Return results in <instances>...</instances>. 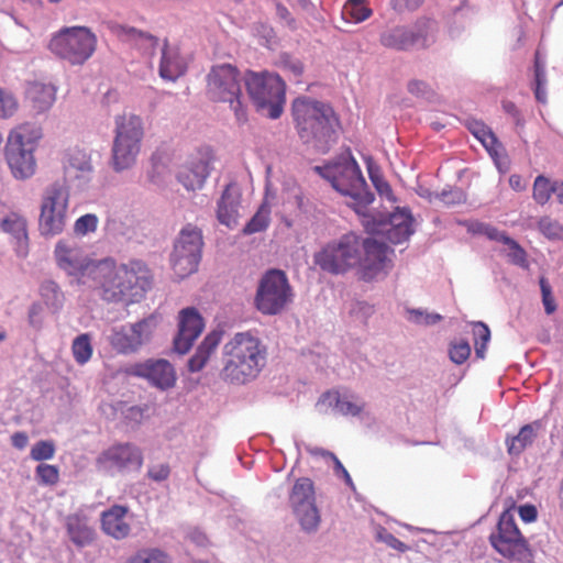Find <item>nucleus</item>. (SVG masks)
Listing matches in <instances>:
<instances>
[{
    "mask_svg": "<svg viewBox=\"0 0 563 563\" xmlns=\"http://www.w3.org/2000/svg\"><path fill=\"white\" fill-rule=\"evenodd\" d=\"M130 374L146 379L152 386L167 390L176 384V371L170 362L164 358H150L131 366Z\"/></svg>",
    "mask_w": 563,
    "mask_h": 563,
    "instance_id": "22",
    "label": "nucleus"
},
{
    "mask_svg": "<svg viewBox=\"0 0 563 563\" xmlns=\"http://www.w3.org/2000/svg\"><path fill=\"white\" fill-rule=\"evenodd\" d=\"M143 463L141 450L130 443L111 445L99 454L96 460L97 468L109 475L139 470Z\"/></svg>",
    "mask_w": 563,
    "mask_h": 563,
    "instance_id": "18",
    "label": "nucleus"
},
{
    "mask_svg": "<svg viewBox=\"0 0 563 563\" xmlns=\"http://www.w3.org/2000/svg\"><path fill=\"white\" fill-rule=\"evenodd\" d=\"M316 408L320 413L347 415L352 409V402L346 393L331 390L320 397Z\"/></svg>",
    "mask_w": 563,
    "mask_h": 563,
    "instance_id": "32",
    "label": "nucleus"
},
{
    "mask_svg": "<svg viewBox=\"0 0 563 563\" xmlns=\"http://www.w3.org/2000/svg\"><path fill=\"white\" fill-rule=\"evenodd\" d=\"M423 0H391V7L398 12L417 10Z\"/></svg>",
    "mask_w": 563,
    "mask_h": 563,
    "instance_id": "57",
    "label": "nucleus"
},
{
    "mask_svg": "<svg viewBox=\"0 0 563 563\" xmlns=\"http://www.w3.org/2000/svg\"><path fill=\"white\" fill-rule=\"evenodd\" d=\"M112 32L123 42L136 48L142 55L152 57L158 53V74L162 79L176 81L187 70V60L175 45L162 44L154 35L124 24H113Z\"/></svg>",
    "mask_w": 563,
    "mask_h": 563,
    "instance_id": "4",
    "label": "nucleus"
},
{
    "mask_svg": "<svg viewBox=\"0 0 563 563\" xmlns=\"http://www.w3.org/2000/svg\"><path fill=\"white\" fill-rule=\"evenodd\" d=\"M69 190L60 184L49 185L43 192L38 218V231L44 238L60 234L68 220Z\"/></svg>",
    "mask_w": 563,
    "mask_h": 563,
    "instance_id": "12",
    "label": "nucleus"
},
{
    "mask_svg": "<svg viewBox=\"0 0 563 563\" xmlns=\"http://www.w3.org/2000/svg\"><path fill=\"white\" fill-rule=\"evenodd\" d=\"M352 258V239L343 235L339 241L328 243L313 256L314 264L330 274H341L349 269Z\"/></svg>",
    "mask_w": 563,
    "mask_h": 563,
    "instance_id": "21",
    "label": "nucleus"
},
{
    "mask_svg": "<svg viewBox=\"0 0 563 563\" xmlns=\"http://www.w3.org/2000/svg\"><path fill=\"white\" fill-rule=\"evenodd\" d=\"M170 473L167 464H156L148 468V477L155 482H164L168 478Z\"/></svg>",
    "mask_w": 563,
    "mask_h": 563,
    "instance_id": "56",
    "label": "nucleus"
},
{
    "mask_svg": "<svg viewBox=\"0 0 563 563\" xmlns=\"http://www.w3.org/2000/svg\"><path fill=\"white\" fill-rule=\"evenodd\" d=\"M277 65L284 71L291 75L296 80L299 79L303 70L301 62L298 58L290 56L286 53L279 55L277 59Z\"/></svg>",
    "mask_w": 563,
    "mask_h": 563,
    "instance_id": "47",
    "label": "nucleus"
},
{
    "mask_svg": "<svg viewBox=\"0 0 563 563\" xmlns=\"http://www.w3.org/2000/svg\"><path fill=\"white\" fill-rule=\"evenodd\" d=\"M66 530L71 542L84 548L93 541L95 531L85 516L74 514L66 518Z\"/></svg>",
    "mask_w": 563,
    "mask_h": 563,
    "instance_id": "31",
    "label": "nucleus"
},
{
    "mask_svg": "<svg viewBox=\"0 0 563 563\" xmlns=\"http://www.w3.org/2000/svg\"><path fill=\"white\" fill-rule=\"evenodd\" d=\"M409 313L410 319L417 324L431 325L442 320L439 313H427L418 309H412Z\"/></svg>",
    "mask_w": 563,
    "mask_h": 563,
    "instance_id": "54",
    "label": "nucleus"
},
{
    "mask_svg": "<svg viewBox=\"0 0 563 563\" xmlns=\"http://www.w3.org/2000/svg\"><path fill=\"white\" fill-rule=\"evenodd\" d=\"M0 229L10 236L15 254L25 257L29 254L26 218L16 211H10L0 219Z\"/></svg>",
    "mask_w": 563,
    "mask_h": 563,
    "instance_id": "26",
    "label": "nucleus"
},
{
    "mask_svg": "<svg viewBox=\"0 0 563 563\" xmlns=\"http://www.w3.org/2000/svg\"><path fill=\"white\" fill-rule=\"evenodd\" d=\"M41 136V129L32 123H22L10 131L4 155L15 179L24 180L34 175L36 163L33 152Z\"/></svg>",
    "mask_w": 563,
    "mask_h": 563,
    "instance_id": "6",
    "label": "nucleus"
},
{
    "mask_svg": "<svg viewBox=\"0 0 563 563\" xmlns=\"http://www.w3.org/2000/svg\"><path fill=\"white\" fill-rule=\"evenodd\" d=\"M41 296L45 303L54 309L63 305L64 295L58 285L53 280H46L41 285Z\"/></svg>",
    "mask_w": 563,
    "mask_h": 563,
    "instance_id": "43",
    "label": "nucleus"
},
{
    "mask_svg": "<svg viewBox=\"0 0 563 563\" xmlns=\"http://www.w3.org/2000/svg\"><path fill=\"white\" fill-rule=\"evenodd\" d=\"M408 91L419 97L428 95L430 92V88L427 82L415 79L409 81Z\"/></svg>",
    "mask_w": 563,
    "mask_h": 563,
    "instance_id": "59",
    "label": "nucleus"
},
{
    "mask_svg": "<svg viewBox=\"0 0 563 563\" xmlns=\"http://www.w3.org/2000/svg\"><path fill=\"white\" fill-rule=\"evenodd\" d=\"M492 548L503 558L517 563H534V553L518 528L511 508L501 512L496 530L489 536Z\"/></svg>",
    "mask_w": 563,
    "mask_h": 563,
    "instance_id": "7",
    "label": "nucleus"
},
{
    "mask_svg": "<svg viewBox=\"0 0 563 563\" xmlns=\"http://www.w3.org/2000/svg\"><path fill=\"white\" fill-rule=\"evenodd\" d=\"M380 195L391 196L393 190L390 185L382 177L379 180L373 184Z\"/></svg>",
    "mask_w": 563,
    "mask_h": 563,
    "instance_id": "64",
    "label": "nucleus"
},
{
    "mask_svg": "<svg viewBox=\"0 0 563 563\" xmlns=\"http://www.w3.org/2000/svg\"><path fill=\"white\" fill-rule=\"evenodd\" d=\"M213 154L208 147L199 150L178 172V181L187 190L201 189L212 169Z\"/></svg>",
    "mask_w": 563,
    "mask_h": 563,
    "instance_id": "23",
    "label": "nucleus"
},
{
    "mask_svg": "<svg viewBox=\"0 0 563 563\" xmlns=\"http://www.w3.org/2000/svg\"><path fill=\"white\" fill-rule=\"evenodd\" d=\"M450 358L455 364H463L471 355V346L466 341H459L451 344Z\"/></svg>",
    "mask_w": 563,
    "mask_h": 563,
    "instance_id": "52",
    "label": "nucleus"
},
{
    "mask_svg": "<svg viewBox=\"0 0 563 563\" xmlns=\"http://www.w3.org/2000/svg\"><path fill=\"white\" fill-rule=\"evenodd\" d=\"M151 286L146 266L139 261L117 264L112 258L99 260L97 271L87 288H99L104 300L134 302Z\"/></svg>",
    "mask_w": 563,
    "mask_h": 563,
    "instance_id": "1",
    "label": "nucleus"
},
{
    "mask_svg": "<svg viewBox=\"0 0 563 563\" xmlns=\"http://www.w3.org/2000/svg\"><path fill=\"white\" fill-rule=\"evenodd\" d=\"M475 354L478 358H484L487 344L490 340L489 328L483 322H476L473 329Z\"/></svg>",
    "mask_w": 563,
    "mask_h": 563,
    "instance_id": "44",
    "label": "nucleus"
},
{
    "mask_svg": "<svg viewBox=\"0 0 563 563\" xmlns=\"http://www.w3.org/2000/svg\"><path fill=\"white\" fill-rule=\"evenodd\" d=\"M373 200H374V195L371 191L366 190V189H362L358 192L354 191V205L356 202L357 203H363V205H368Z\"/></svg>",
    "mask_w": 563,
    "mask_h": 563,
    "instance_id": "63",
    "label": "nucleus"
},
{
    "mask_svg": "<svg viewBox=\"0 0 563 563\" xmlns=\"http://www.w3.org/2000/svg\"><path fill=\"white\" fill-rule=\"evenodd\" d=\"M541 428L540 421L521 427L517 435L508 437L506 439L507 451L510 455L521 454L528 446H530L536 438L539 429Z\"/></svg>",
    "mask_w": 563,
    "mask_h": 563,
    "instance_id": "33",
    "label": "nucleus"
},
{
    "mask_svg": "<svg viewBox=\"0 0 563 563\" xmlns=\"http://www.w3.org/2000/svg\"><path fill=\"white\" fill-rule=\"evenodd\" d=\"M133 516L125 506L114 505L101 515V527L106 534L117 540L126 538L131 532Z\"/></svg>",
    "mask_w": 563,
    "mask_h": 563,
    "instance_id": "27",
    "label": "nucleus"
},
{
    "mask_svg": "<svg viewBox=\"0 0 563 563\" xmlns=\"http://www.w3.org/2000/svg\"><path fill=\"white\" fill-rule=\"evenodd\" d=\"M377 539L384 542L387 547L397 550L398 552H406L409 547L396 538L393 533L388 532L386 529H382L377 533Z\"/></svg>",
    "mask_w": 563,
    "mask_h": 563,
    "instance_id": "53",
    "label": "nucleus"
},
{
    "mask_svg": "<svg viewBox=\"0 0 563 563\" xmlns=\"http://www.w3.org/2000/svg\"><path fill=\"white\" fill-rule=\"evenodd\" d=\"M266 363V347L251 331L236 332L222 347L223 380L242 385L255 379Z\"/></svg>",
    "mask_w": 563,
    "mask_h": 563,
    "instance_id": "3",
    "label": "nucleus"
},
{
    "mask_svg": "<svg viewBox=\"0 0 563 563\" xmlns=\"http://www.w3.org/2000/svg\"><path fill=\"white\" fill-rule=\"evenodd\" d=\"M35 476L41 484L55 485L59 478V471L55 465L41 463L35 468Z\"/></svg>",
    "mask_w": 563,
    "mask_h": 563,
    "instance_id": "48",
    "label": "nucleus"
},
{
    "mask_svg": "<svg viewBox=\"0 0 563 563\" xmlns=\"http://www.w3.org/2000/svg\"><path fill=\"white\" fill-rule=\"evenodd\" d=\"M207 96L218 102L230 103L239 121L245 120L241 101V77L236 67L231 64H218L211 67L207 77Z\"/></svg>",
    "mask_w": 563,
    "mask_h": 563,
    "instance_id": "9",
    "label": "nucleus"
},
{
    "mask_svg": "<svg viewBox=\"0 0 563 563\" xmlns=\"http://www.w3.org/2000/svg\"><path fill=\"white\" fill-rule=\"evenodd\" d=\"M96 35L85 26L64 27L53 35L48 44L54 55L71 65H81L88 60L96 51Z\"/></svg>",
    "mask_w": 563,
    "mask_h": 563,
    "instance_id": "10",
    "label": "nucleus"
},
{
    "mask_svg": "<svg viewBox=\"0 0 563 563\" xmlns=\"http://www.w3.org/2000/svg\"><path fill=\"white\" fill-rule=\"evenodd\" d=\"M410 30L412 34V48H428L437 41L438 24L434 20L419 19Z\"/></svg>",
    "mask_w": 563,
    "mask_h": 563,
    "instance_id": "34",
    "label": "nucleus"
},
{
    "mask_svg": "<svg viewBox=\"0 0 563 563\" xmlns=\"http://www.w3.org/2000/svg\"><path fill=\"white\" fill-rule=\"evenodd\" d=\"M292 115L300 140L318 153H327L339 141L342 128L331 106L309 98H297Z\"/></svg>",
    "mask_w": 563,
    "mask_h": 563,
    "instance_id": "2",
    "label": "nucleus"
},
{
    "mask_svg": "<svg viewBox=\"0 0 563 563\" xmlns=\"http://www.w3.org/2000/svg\"><path fill=\"white\" fill-rule=\"evenodd\" d=\"M313 170L328 180L333 189L345 197H352V153L345 148L341 154Z\"/></svg>",
    "mask_w": 563,
    "mask_h": 563,
    "instance_id": "19",
    "label": "nucleus"
},
{
    "mask_svg": "<svg viewBox=\"0 0 563 563\" xmlns=\"http://www.w3.org/2000/svg\"><path fill=\"white\" fill-rule=\"evenodd\" d=\"M470 130L474 136L484 145L492 157L496 158L503 153L504 147L501 143L497 140L496 135L487 125L482 122H474L470 125Z\"/></svg>",
    "mask_w": 563,
    "mask_h": 563,
    "instance_id": "36",
    "label": "nucleus"
},
{
    "mask_svg": "<svg viewBox=\"0 0 563 563\" xmlns=\"http://www.w3.org/2000/svg\"><path fill=\"white\" fill-rule=\"evenodd\" d=\"M244 81L257 110L271 119L279 118L286 101L285 82L282 77L268 71H249Z\"/></svg>",
    "mask_w": 563,
    "mask_h": 563,
    "instance_id": "8",
    "label": "nucleus"
},
{
    "mask_svg": "<svg viewBox=\"0 0 563 563\" xmlns=\"http://www.w3.org/2000/svg\"><path fill=\"white\" fill-rule=\"evenodd\" d=\"M271 206L267 203L266 200L263 201L256 213L243 228V233L254 234L266 230L271 222Z\"/></svg>",
    "mask_w": 563,
    "mask_h": 563,
    "instance_id": "40",
    "label": "nucleus"
},
{
    "mask_svg": "<svg viewBox=\"0 0 563 563\" xmlns=\"http://www.w3.org/2000/svg\"><path fill=\"white\" fill-rule=\"evenodd\" d=\"M156 325V318L150 316L134 323L112 327L104 335L118 353L132 354L151 341Z\"/></svg>",
    "mask_w": 563,
    "mask_h": 563,
    "instance_id": "14",
    "label": "nucleus"
},
{
    "mask_svg": "<svg viewBox=\"0 0 563 563\" xmlns=\"http://www.w3.org/2000/svg\"><path fill=\"white\" fill-rule=\"evenodd\" d=\"M239 192L233 186H227L223 191L217 210L219 222L228 228H234L239 218Z\"/></svg>",
    "mask_w": 563,
    "mask_h": 563,
    "instance_id": "30",
    "label": "nucleus"
},
{
    "mask_svg": "<svg viewBox=\"0 0 563 563\" xmlns=\"http://www.w3.org/2000/svg\"><path fill=\"white\" fill-rule=\"evenodd\" d=\"M365 163L369 179L372 180L373 184L376 183V180H379L382 177H384L380 167L372 157H365Z\"/></svg>",
    "mask_w": 563,
    "mask_h": 563,
    "instance_id": "58",
    "label": "nucleus"
},
{
    "mask_svg": "<svg viewBox=\"0 0 563 563\" xmlns=\"http://www.w3.org/2000/svg\"><path fill=\"white\" fill-rule=\"evenodd\" d=\"M222 335L223 331L221 329H214L205 336L195 354L188 361L189 372L198 373L207 365L220 344Z\"/></svg>",
    "mask_w": 563,
    "mask_h": 563,
    "instance_id": "29",
    "label": "nucleus"
},
{
    "mask_svg": "<svg viewBox=\"0 0 563 563\" xmlns=\"http://www.w3.org/2000/svg\"><path fill=\"white\" fill-rule=\"evenodd\" d=\"M380 43L387 48L408 51L412 48L411 30L405 26L390 29L380 35Z\"/></svg>",
    "mask_w": 563,
    "mask_h": 563,
    "instance_id": "35",
    "label": "nucleus"
},
{
    "mask_svg": "<svg viewBox=\"0 0 563 563\" xmlns=\"http://www.w3.org/2000/svg\"><path fill=\"white\" fill-rule=\"evenodd\" d=\"M534 81L538 86H544L547 81L544 66L541 64L538 54L534 59Z\"/></svg>",
    "mask_w": 563,
    "mask_h": 563,
    "instance_id": "61",
    "label": "nucleus"
},
{
    "mask_svg": "<svg viewBox=\"0 0 563 563\" xmlns=\"http://www.w3.org/2000/svg\"><path fill=\"white\" fill-rule=\"evenodd\" d=\"M479 232L486 235L489 240L498 241L508 245L512 251V256L516 263H521L526 260L525 250L505 232H501L497 228L489 224H483Z\"/></svg>",
    "mask_w": 563,
    "mask_h": 563,
    "instance_id": "37",
    "label": "nucleus"
},
{
    "mask_svg": "<svg viewBox=\"0 0 563 563\" xmlns=\"http://www.w3.org/2000/svg\"><path fill=\"white\" fill-rule=\"evenodd\" d=\"M292 298V288L286 274L279 269H271L258 283L255 307L263 314L275 316L280 313Z\"/></svg>",
    "mask_w": 563,
    "mask_h": 563,
    "instance_id": "13",
    "label": "nucleus"
},
{
    "mask_svg": "<svg viewBox=\"0 0 563 563\" xmlns=\"http://www.w3.org/2000/svg\"><path fill=\"white\" fill-rule=\"evenodd\" d=\"M202 235L200 230L188 224L179 233L170 262L174 273L185 278L197 271L201 256Z\"/></svg>",
    "mask_w": 563,
    "mask_h": 563,
    "instance_id": "15",
    "label": "nucleus"
},
{
    "mask_svg": "<svg viewBox=\"0 0 563 563\" xmlns=\"http://www.w3.org/2000/svg\"><path fill=\"white\" fill-rule=\"evenodd\" d=\"M538 228L549 239H560L563 236V227L549 217L541 218L538 222Z\"/></svg>",
    "mask_w": 563,
    "mask_h": 563,
    "instance_id": "49",
    "label": "nucleus"
},
{
    "mask_svg": "<svg viewBox=\"0 0 563 563\" xmlns=\"http://www.w3.org/2000/svg\"><path fill=\"white\" fill-rule=\"evenodd\" d=\"M541 295H542V303L544 306V310L547 314H552L556 310V302L552 295V288L545 277H540L539 279Z\"/></svg>",
    "mask_w": 563,
    "mask_h": 563,
    "instance_id": "51",
    "label": "nucleus"
},
{
    "mask_svg": "<svg viewBox=\"0 0 563 563\" xmlns=\"http://www.w3.org/2000/svg\"><path fill=\"white\" fill-rule=\"evenodd\" d=\"M205 328L203 320L195 308H185L178 314V333L174 339L175 351L187 353Z\"/></svg>",
    "mask_w": 563,
    "mask_h": 563,
    "instance_id": "24",
    "label": "nucleus"
},
{
    "mask_svg": "<svg viewBox=\"0 0 563 563\" xmlns=\"http://www.w3.org/2000/svg\"><path fill=\"white\" fill-rule=\"evenodd\" d=\"M71 351L74 358L78 364H86L91 358L92 355L90 335L88 333L78 335L73 341Z\"/></svg>",
    "mask_w": 563,
    "mask_h": 563,
    "instance_id": "42",
    "label": "nucleus"
},
{
    "mask_svg": "<svg viewBox=\"0 0 563 563\" xmlns=\"http://www.w3.org/2000/svg\"><path fill=\"white\" fill-rule=\"evenodd\" d=\"M364 256L360 261V276L363 280L374 279L386 266L388 246L375 239L363 242Z\"/></svg>",
    "mask_w": 563,
    "mask_h": 563,
    "instance_id": "25",
    "label": "nucleus"
},
{
    "mask_svg": "<svg viewBox=\"0 0 563 563\" xmlns=\"http://www.w3.org/2000/svg\"><path fill=\"white\" fill-rule=\"evenodd\" d=\"M11 444L18 450H24L29 444V437L25 432L19 431L11 435Z\"/></svg>",
    "mask_w": 563,
    "mask_h": 563,
    "instance_id": "62",
    "label": "nucleus"
},
{
    "mask_svg": "<svg viewBox=\"0 0 563 563\" xmlns=\"http://www.w3.org/2000/svg\"><path fill=\"white\" fill-rule=\"evenodd\" d=\"M372 14L367 0H354V24L369 19Z\"/></svg>",
    "mask_w": 563,
    "mask_h": 563,
    "instance_id": "55",
    "label": "nucleus"
},
{
    "mask_svg": "<svg viewBox=\"0 0 563 563\" xmlns=\"http://www.w3.org/2000/svg\"><path fill=\"white\" fill-rule=\"evenodd\" d=\"M54 256L58 268L70 278V285L87 288L91 284L99 261L92 260L77 242L59 240Z\"/></svg>",
    "mask_w": 563,
    "mask_h": 563,
    "instance_id": "11",
    "label": "nucleus"
},
{
    "mask_svg": "<svg viewBox=\"0 0 563 563\" xmlns=\"http://www.w3.org/2000/svg\"><path fill=\"white\" fill-rule=\"evenodd\" d=\"M93 173L91 150L75 147L67 152L64 158V177L69 186L86 188L92 180Z\"/></svg>",
    "mask_w": 563,
    "mask_h": 563,
    "instance_id": "20",
    "label": "nucleus"
},
{
    "mask_svg": "<svg viewBox=\"0 0 563 563\" xmlns=\"http://www.w3.org/2000/svg\"><path fill=\"white\" fill-rule=\"evenodd\" d=\"M98 218L92 213H87L78 218L74 224V231L78 235H87L95 232L98 227Z\"/></svg>",
    "mask_w": 563,
    "mask_h": 563,
    "instance_id": "50",
    "label": "nucleus"
},
{
    "mask_svg": "<svg viewBox=\"0 0 563 563\" xmlns=\"http://www.w3.org/2000/svg\"><path fill=\"white\" fill-rule=\"evenodd\" d=\"M556 181L552 183L548 177L539 175L533 183L532 197L539 205H545L554 194Z\"/></svg>",
    "mask_w": 563,
    "mask_h": 563,
    "instance_id": "41",
    "label": "nucleus"
},
{
    "mask_svg": "<svg viewBox=\"0 0 563 563\" xmlns=\"http://www.w3.org/2000/svg\"><path fill=\"white\" fill-rule=\"evenodd\" d=\"M144 136L143 120L133 113L114 118V139L111 148V167L121 173L134 166Z\"/></svg>",
    "mask_w": 563,
    "mask_h": 563,
    "instance_id": "5",
    "label": "nucleus"
},
{
    "mask_svg": "<svg viewBox=\"0 0 563 563\" xmlns=\"http://www.w3.org/2000/svg\"><path fill=\"white\" fill-rule=\"evenodd\" d=\"M56 92L57 88L51 82L29 81L25 88V101L36 114H42L55 103Z\"/></svg>",
    "mask_w": 563,
    "mask_h": 563,
    "instance_id": "28",
    "label": "nucleus"
},
{
    "mask_svg": "<svg viewBox=\"0 0 563 563\" xmlns=\"http://www.w3.org/2000/svg\"><path fill=\"white\" fill-rule=\"evenodd\" d=\"M288 500L301 529L306 532H314L320 523V512L316 505L313 482L308 477L296 479Z\"/></svg>",
    "mask_w": 563,
    "mask_h": 563,
    "instance_id": "16",
    "label": "nucleus"
},
{
    "mask_svg": "<svg viewBox=\"0 0 563 563\" xmlns=\"http://www.w3.org/2000/svg\"><path fill=\"white\" fill-rule=\"evenodd\" d=\"M168 553L158 548H144L136 551L124 563H172Z\"/></svg>",
    "mask_w": 563,
    "mask_h": 563,
    "instance_id": "39",
    "label": "nucleus"
},
{
    "mask_svg": "<svg viewBox=\"0 0 563 563\" xmlns=\"http://www.w3.org/2000/svg\"><path fill=\"white\" fill-rule=\"evenodd\" d=\"M518 512L525 522H533L538 517L537 508L533 505H522L519 507Z\"/></svg>",
    "mask_w": 563,
    "mask_h": 563,
    "instance_id": "60",
    "label": "nucleus"
},
{
    "mask_svg": "<svg viewBox=\"0 0 563 563\" xmlns=\"http://www.w3.org/2000/svg\"><path fill=\"white\" fill-rule=\"evenodd\" d=\"M307 452L316 459L323 460L328 464V466L332 468L333 474L338 478H342L346 484L351 483L350 473L333 453L322 448L311 445L307 446Z\"/></svg>",
    "mask_w": 563,
    "mask_h": 563,
    "instance_id": "38",
    "label": "nucleus"
},
{
    "mask_svg": "<svg viewBox=\"0 0 563 563\" xmlns=\"http://www.w3.org/2000/svg\"><path fill=\"white\" fill-rule=\"evenodd\" d=\"M55 452L56 446L52 440H41L31 448L30 457L37 462L47 461L54 457Z\"/></svg>",
    "mask_w": 563,
    "mask_h": 563,
    "instance_id": "46",
    "label": "nucleus"
},
{
    "mask_svg": "<svg viewBox=\"0 0 563 563\" xmlns=\"http://www.w3.org/2000/svg\"><path fill=\"white\" fill-rule=\"evenodd\" d=\"M18 109L19 101L13 92L0 87V119L12 118Z\"/></svg>",
    "mask_w": 563,
    "mask_h": 563,
    "instance_id": "45",
    "label": "nucleus"
},
{
    "mask_svg": "<svg viewBox=\"0 0 563 563\" xmlns=\"http://www.w3.org/2000/svg\"><path fill=\"white\" fill-rule=\"evenodd\" d=\"M360 216L367 233L385 234L393 244L402 243L413 233V218L408 209L397 208L389 214L388 219H377L372 213H362Z\"/></svg>",
    "mask_w": 563,
    "mask_h": 563,
    "instance_id": "17",
    "label": "nucleus"
}]
</instances>
